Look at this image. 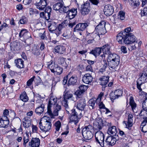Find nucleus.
<instances>
[{
  "instance_id": "1",
  "label": "nucleus",
  "mask_w": 147,
  "mask_h": 147,
  "mask_svg": "<svg viewBox=\"0 0 147 147\" xmlns=\"http://www.w3.org/2000/svg\"><path fill=\"white\" fill-rule=\"evenodd\" d=\"M107 61L109 69L113 71L118 69L120 62V57L115 54H110L108 57Z\"/></svg>"
},
{
  "instance_id": "2",
  "label": "nucleus",
  "mask_w": 147,
  "mask_h": 147,
  "mask_svg": "<svg viewBox=\"0 0 147 147\" xmlns=\"http://www.w3.org/2000/svg\"><path fill=\"white\" fill-rule=\"evenodd\" d=\"M57 101V98L54 97V96H50L47 105V112L51 118L53 117L54 115L52 111L51 108L54 105L56 104Z\"/></svg>"
},
{
  "instance_id": "3",
  "label": "nucleus",
  "mask_w": 147,
  "mask_h": 147,
  "mask_svg": "<svg viewBox=\"0 0 147 147\" xmlns=\"http://www.w3.org/2000/svg\"><path fill=\"white\" fill-rule=\"evenodd\" d=\"M95 138L96 142L102 147L105 145L104 136L103 134L100 131H98L95 134Z\"/></svg>"
},
{
  "instance_id": "4",
  "label": "nucleus",
  "mask_w": 147,
  "mask_h": 147,
  "mask_svg": "<svg viewBox=\"0 0 147 147\" xmlns=\"http://www.w3.org/2000/svg\"><path fill=\"white\" fill-rule=\"evenodd\" d=\"M106 22L102 21L96 27V32L99 34H103L106 32L105 26Z\"/></svg>"
},
{
  "instance_id": "5",
  "label": "nucleus",
  "mask_w": 147,
  "mask_h": 147,
  "mask_svg": "<svg viewBox=\"0 0 147 147\" xmlns=\"http://www.w3.org/2000/svg\"><path fill=\"white\" fill-rule=\"evenodd\" d=\"M90 3L89 1H86L81 5V13L82 15L85 16L90 12Z\"/></svg>"
},
{
  "instance_id": "6",
  "label": "nucleus",
  "mask_w": 147,
  "mask_h": 147,
  "mask_svg": "<svg viewBox=\"0 0 147 147\" xmlns=\"http://www.w3.org/2000/svg\"><path fill=\"white\" fill-rule=\"evenodd\" d=\"M86 105L84 99L81 98L75 103V106L78 109L82 111L84 110Z\"/></svg>"
},
{
  "instance_id": "7",
  "label": "nucleus",
  "mask_w": 147,
  "mask_h": 147,
  "mask_svg": "<svg viewBox=\"0 0 147 147\" xmlns=\"http://www.w3.org/2000/svg\"><path fill=\"white\" fill-rule=\"evenodd\" d=\"M89 24L87 23H79L76 25L74 29V32L83 31L88 26Z\"/></svg>"
},
{
  "instance_id": "8",
  "label": "nucleus",
  "mask_w": 147,
  "mask_h": 147,
  "mask_svg": "<svg viewBox=\"0 0 147 147\" xmlns=\"http://www.w3.org/2000/svg\"><path fill=\"white\" fill-rule=\"evenodd\" d=\"M46 117L44 116L41 119L40 121L39 122V127L40 129L42 130L43 131L41 133V135L42 138H45L46 136L43 135L44 133H45L46 131H45V122H46V120H45V118Z\"/></svg>"
},
{
  "instance_id": "9",
  "label": "nucleus",
  "mask_w": 147,
  "mask_h": 147,
  "mask_svg": "<svg viewBox=\"0 0 147 147\" xmlns=\"http://www.w3.org/2000/svg\"><path fill=\"white\" fill-rule=\"evenodd\" d=\"M126 39L125 41V44H132L136 42V40L135 36L131 33H126Z\"/></svg>"
},
{
  "instance_id": "10",
  "label": "nucleus",
  "mask_w": 147,
  "mask_h": 147,
  "mask_svg": "<svg viewBox=\"0 0 147 147\" xmlns=\"http://www.w3.org/2000/svg\"><path fill=\"white\" fill-rule=\"evenodd\" d=\"M126 33H119L116 36V39L118 42L119 43L122 44L124 43L125 44V41L126 39Z\"/></svg>"
},
{
  "instance_id": "11",
  "label": "nucleus",
  "mask_w": 147,
  "mask_h": 147,
  "mask_svg": "<svg viewBox=\"0 0 147 147\" xmlns=\"http://www.w3.org/2000/svg\"><path fill=\"white\" fill-rule=\"evenodd\" d=\"M104 11L105 14L107 16L111 15L113 13L114 10L113 7L110 5H106L104 7Z\"/></svg>"
},
{
  "instance_id": "12",
  "label": "nucleus",
  "mask_w": 147,
  "mask_h": 147,
  "mask_svg": "<svg viewBox=\"0 0 147 147\" xmlns=\"http://www.w3.org/2000/svg\"><path fill=\"white\" fill-rule=\"evenodd\" d=\"M116 138L115 137L108 136L106 140L105 144H106L107 145L112 146L116 143Z\"/></svg>"
},
{
  "instance_id": "13",
  "label": "nucleus",
  "mask_w": 147,
  "mask_h": 147,
  "mask_svg": "<svg viewBox=\"0 0 147 147\" xmlns=\"http://www.w3.org/2000/svg\"><path fill=\"white\" fill-rule=\"evenodd\" d=\"M9 123L7 117L2 116L0 119V127H6Z\"/></svg>"
},
{
  "instance_id": "14",
  "label": "nucleus",
  "mask_w": 147,
  "mask_h": 147,
  "mask_svg": "<svg viewBox=\"0 0 147 147\" xmlns=\"http://www.w3.org/2000/svg\"><path fill=\"white\" fill-rule=\"evenodd\" d=\"M36 8L40 10L44 9L45 12L46 11V0H40V2L35 3Z\"/></svg>"
},
{
  "instance_id": "15",
  "label": "nucleus",
  "mask_w": 147,
  "mask_h": 147,
  "mask_svg": "<svg viewBox=\"0 0 147 147\" xmlns=\"http://www.w3.org/2000/svg\"><path fill=\"white\" fill-rule=\"evenodd\" d=\"M87 88V87L85 85H81L79 87V90L75 92V94L77 97H80L81 95L86 90Z\"/></svg>"
},
{
  "instance_id": "16",
  "label": "nucleus",
  "mask_w": 147,
  "mask_h": 147,
  "mask_svg": "<svg viewBox=\"0 0 147 147\" xmlns=\"http://www.w3.org/2000/svg\"><path fill=\"white\" fill-rule=\"evenodd\" d=\"M96 121L94 127L97 130L101 129L103 126V121L102 119L99 117L97 118L96 119Z\"/></svg>"
},
{
  "instance_id": "17",
  "label": "nucleus",
  "mask_w": 147,
  "mask_h": 147,
  "mask_svg": "<svg viewBox=\"0 0 147 147\" xmlns=\"http://www.w3.org/2000/svg\"><path fill=\"white\" fill-rule=\"evenodd\" d=\"M48 21V27L49 30L50 32H52L55 31L56 30L57 26V23L53 21Z\"/></svg>"
},
{
  "instance_id": "18",
  "label": "nucleus",
  "mask_w": 147,
  "mask_h": 147,
  "mask_svg": "<svg viewBox=\"0 0 147 147\" xmlns=\"http://www.w3.org/2000/svg\"><path fill=\"white\" fill-rule=\"evenodd\" d=\"M23 125L25 128H28L31 125V119L30 117L26 116L22 119Z\"/></svg>"
},
{
  "instance_id": "19",
  "label": "nucleus",
  "mask_w": 147,
  "mask_h": 147,
  "mask_svg": "<svg viewBox=\"0 0 147 147\" xmlns=\"http://www.w3.org/2000/svg\"><path fill=\"white\" fill-rule=\"evenodd\" d=\"M40 144V140L38 138H32L31 142L29 143V145L32 147H38Z\"/></svg>"
},
{
  "instance_id": "20",
  "label": "nucleus",
  "mask_w": 147,
  "mask_h": 147,
  "mask_svg": "<svg viewBox=\"0 0 147 147\" xmlns=\"http://www.w3.org/2000/svg\"><path fill=\"white\" fill-rule=\"evenodd\" d=\"M93 80V77L89 74H85L82 80L86 84H89L91 83Z\"/></svg>"
},
{
  "instance_id": "21",
  "label": "nucleus",
  "mask_w": 147,
  "mask_h": 147,
  "mask_svg": "<svg viewBox=\"0 0 147 147\" xmlns=\"http://www.w3.org/2000/svg\"><path fill=\"white\" fill-rule=\"evenodd\" d=\"M71 115L69 117L70 121L71 122H74L75 123H76L78 120L77 113L74 109H73L71 110Z\"/></svg>"
},
{
  "instance_id": "22",
  "label": "nucleus",
  "mask_w": 147,
  "mask_h": 147,
  "mask_svg": "<svg viewBox=\"0 0 147 147\" xmlns=\"http://www.w3.org/2000/svg\"><path fill=\"white\" fill-rule=\"evenodd\" d=\"M133 117V116L132 114H129L128 115V121L126 123H125L126 127L129 129H131V127L133 125L132 118Z\"/></svg>"
},
{
  "instance_id": "23",
  "label": "nucleus",
  "mask_w": 147,
  "mask_h": 147,
  "mask_svg": "<svg viewBox=\"0 0 147 147\" xmlns=\"http://www.w3.org/2000/svg\"><path fill=\"white\" fill-rule=\"evenodd\" d=\"M101 48V50H102L103 53L107 54V55H108V56H109L110 54H112L110 51V47L109 45H105L102 46Z\"/></svg>"
},
{
  "instance_id": "24",
  "label": "nucleus",
  "mask_w": 147,
  "mask_h": 147,
  "mask_svg": "<svg viewBox=\"0 0 147 147\" xmlns=\"http://www.w3.org/2000/svg\"><path fill=\"white\" fill-rule=\"evenodd\" d=\"M54 51L60 54H63L65 50V47L62 45H59L55 47Z\"/></svg>"
},
{
  "instance_id": "25",
  "label": "nucleus",
  "mask_w": 147,
  "mask_h": 147,
  "mask_svg": "<svg viewBox=\"0 0 147 147\" xmlns=\"http://www.w3.org/2000/svg\"><path fill=\"white\" fill-rule=\"evenodd\" d=\"M15 63L18 68L21 69L24 67V61L21 59H18L15 60Z\"/></svg>"
},
{
  "instance_id": "26",
  "label": "nucleus",
  "mask_w": 147,
  "mask_h": 147,
  "mask_svg": "<svg viewBox=\"0 0 147 147\" xmlns=\"http://www.w3.org/2000/svg\"><path fill=\"white\" fill-rule=\"evenodd\" d=\"M77 9H70L67 13V16H68L69 19L73 18L75 16L77 12Z\"/></svg>"
},
{
  "instance_id": "27",
  "label": "nucleus",
  "mask_w": 147,
  "mask_h": 147,
  "mask_svg": "<svg viewBox=\"0 0 147 147\" xmlns=\"http://www.w3.org/2000/svg\"><path fill=\"white\" fill-rule=\"evenodd\" d=\"M82 135L84 138L86 140H89L93 136V135L91 131L82 132Z\"/></svg>"
},
{
  "instance_id": "28",
  "label": "nucleus",
  "mask_w": 147,
  "mask_h": 147,
  "mask_svg": "<svg viewBox=\"0 0 147 147\" xmlns=\"http://www.w3.org/2000/svg\"><path fill=\"white\" fill-rule=\"evenodd\" d=\"M101 52V48H96L92 50L90 53V54L93 55L95 57L99 56Z\"/></svg>"
},
{
  "instance_id": "29",
  "label": "nucleus",
  "mask_w": 147,
  "mask_h": 147,
  "mask_svg": "<svg viewBox=\"0 0 147 147\" xmlns=\"http://www.w3.org/2000/svg\"><path fill=\"white\" fill-rule=\"evenodd\" d=\"M99 35L98 33H96L95 31H94L92 33L88 32L87 34V37L88 38H92L94 40L96 38H99Z\"/></svg>"
},
{
  "instance_id": "30",
  "label": "nucleus",
  "mask_w": 147,
  "mask_h": 147,
  "mask_svg": "<svg viewBox=\"0 0 147 147\" xmlns=\"http://www.w3.org/2000/svg\"><path fill=\"white\" fill-rule=\"evenodd\" d=\"M117 133V128L115 126L109 127L108 131V133L109 135L115 136Z\"/></svg>"
},
{
  "instance_id": "31",
  "label": "nucleus",
  "mask_w": 147,
  "mask_h": 147,
  "mask_svg": "<svg viewBox=\"0 0 147 147\" xmlns=\"http://www.w3.org/2000/svg\"><path fill=\"white\" fill-rule=\"evenodd\" d=\"M54 69L52 72L54 73L55 75H60L62 72L63 69L59 66L57 64H56V67Z\"/></svg>"
},
{
  "instance_id": "32",
  "label": "nucleus",
  "mask_w": 147,
  "mask_h": 147,
  "mask_svg": "<svg viewBox=\"0 0 147 147\" xmlns=\"http://www.w3.org/2000/svg\"><path fill=\"white\" fill-rule=\"evenodd\" d=\"M109 78L107 76H104L100 78L101 81V84L102 87H105L109 81Z\"/></svg>"
},
{
  "instance_id": "33",
  "label": "nucleus",
  "mask_w": 147,
  "mask_h": 147,
  "mask_svg": "<svg viewBox=\"0 0 147 147\" xmlns=\"http://www.w3.org/2000/svg\"><path fill=\"white\" fill-rule=\"evenodd\" d=\"M63 2H58L53 5V8L54 10H58L60 12L62 7L63 6Z\"/></svg>"
},
{
  "instance_id": "34",
  "label": "nucleus",
  "mask_w": 147,
  "mask_h": 147,
  "mask_svg": "<svg viewBox=\"0 0 147 147\" xmlns=\"http://www.w3.org/2000/svg\"><path fill=\"white\" fill-rule=\"evenodd\" d=\"M44 108V105L42 104L40 107H39L36 108L35 112L36 114L40 115L43 112Z\"/></svg>"
},
{
  "instance_id": "35",
  "label": "nucleus",
  "mask_w": 147,
  "mask_h": 147,
  "mask_svg": "<svg viewBox=\"0 0 147 147\" xmlns=\"http://www.w3.org/2000/svg\"><path fill=\"white\" fill-rule=\"evenodd\" d=\"M47 67L48 69H50L51 71L52 72L55 67H56V64L55 62L53 61H51L50 62H48L47 63Z\"/></svg>"
},
{
  "instance_id": "36",
  "label": "nucleus",
  "mask_w": 147,
  "mask_h": 147,
  "mask_svg": "<svg viewBox=\"0 0 147 147\" xmlns=\"http://www.w3.org/2000/svg\"><path fill=\"white\" fill-rule=\"evenodd\" d=\"M77 78L76 76L73 75L69 79L68 84H74L77 82Z\"/></svg>"
},
{
  "instance_id": "37",
  "label": "nucleus",
  "mask_w": 147,
  "mask_h": 147,
  "mask_svg": "<svg viewBox=\"0 0 147 147\" xmlns=\"http://www.w3.org/2000/svg\"><path fill=\"white\" fill-rule=\"evenodd\" d=\"M147 78V73L145 72H143L138 80L144 83Z\"/></svg>"
},
{
  "instance_id": "38",
  "label": "nucleus",
  "mask_w": 147,
  "mask_h": 147,
  "mask_svg": "<svg viewBox=\"0 0 147 147\" xmlns=\"http://www.w3.org/2000/svg\"><path fill=\"white\" fill-rule=\"evenodd\" d=\"M129 104L131 107L132 110L134 112L136 107V104L134 101V98L132 96H131L130 98Z\"/></svg>"
},
{
  "instance_id": "39",
  "label": "nucleus",
  "mask_w": 147,
  "mask_h": 147,
  "mask_svg": "<svg viewBox=\"0 0 147 147\" xmlns=\"http://www.w3.org/2000/svg\"><path fill=\"white\" fill-rule=\"evenodd\" d=\"M20 98L21 100L25 102H26L28 100V97L25 92H24L21 94Z\"/></svg>"
},
{
  "instance_id": "40",
  "label": "nucleus",
  "mask_w": 147,
  "mask_h": 147,
  "mask_svg": "<svg viewBox=\"0 0 147 147\" xmlns=\"http://www.w3.org/2000/svg\"><path fill=\"white\" fill-rule=\"evenodd\" d=\"M73 96L72 94L70 93L69 91H67L65 92L63 95V98L65 100H67L71 98Z\"/></svg>"
},
{
  "instance_id": "41",
  "label": "nucleus",
  "mask_w": 147,
  "mask_h": 147,
  "mask_svg": "<svg viewBox=\"0 0 147 147\" xmlns=\"http://www.w3.org/2000/svg\"><path fill=\"white\" fill-rule=\"evenodd\" d=\"M58 62L60 64L63 65L65 68H66L67 65L65 61V59L63 57H60L58 59Z\"/></svg>"
},
{
  "instance_id": "42",
  "label": "nucleus",
  "mask_w": 147,
  "mask_h": 147,
  "mask_svg": "<svg viewBox=\"0 0 147 147\" xmlns=\"http://www.w3.org/2000/svg\"><path fill=\"white\" fill-rule=\"evenodd\" d=\"M96 102L95 100L93 99L90 100L89 101V108L91 109H92L95 107V104Z\"/></svg>"
},
{
  "instance_id": "43",
  "label": "nucleus",
  "mask_w": 147,
  "mask_h": 147,
  "mask_svg": "<svg viewBox=\"0 0 147 147\" xmlns=\"http://www.w3.org/2000/svg\"><path fill=\"white\" fill-rule=\"evenodd\" d=\"M26 29L21 30L19 34L20 37H22L23 36H24L25 35H28L29 37H30V34L29 33L26 32Z\"/></svg>"
},
{
  "instance_id": "44",
  "label": "nucleus",
  "mask_w": 147,
  "mask_h": 147,
  "mask_svg": "<svg viewBox=\"0 0 147 147\" xmlns=\"http://www.w3.org/2000/svg\"><path fill=\"white\" fill-rule=\"evenodd\" d=\"M70 9L69 7V6H63L61 8V11L60 12L61 13H66L69 11L70 10Z\"/></svg>"
},
{
  "instance_id": "45",
  "label": "nucleus",
  "mask_w": 147,
  "mask_h": 147,
  "mask_svg": "<svg viewBox=\"0 0 147 147\" xmlns=\"http://www.w3.org/2000/svg\"><path fill=\"white\" fill-rule=\"evenodd\" d=\"M118 17L121 20H123L125 18V12L123 11H119Z\"/></svg>"
},
{
  "instance_id": "46",
  "label": "nucleus",
  "mask_w": 147,
  "mask_h": 147,
  "mask_svg": "<svg viewBox=\"0 0 147 147\" xmlns=\"http://www.w3.org/2000/svg\"><path fill=\"white\" fill-rule=\"evenodd\" d=\"M140 4V2L139 0H132V3L131 5L132 6L134 7L138 6Z\"/></svg>"
},
{
  "instance_id": "47",
  "label": "nucleus",
  "mask_w": 147,
  "mask_h": 147,
  "mask_svg": "<svg viewBox=\"0 0 147 147\" xmlns=\"http://www.w3.org/2000/svg\"><path fill=\"white\" fill-rule=\"evenodd\" d=\"M92 129L93 127L92 125H89L83 128L82 132H83L84 131V132L91 131V130H92Z\"/></svg>"
},
{
  "instance_id": "48",
  "label": "nucleus",
  "mask_w": 147,
  "mask_h": 147,
  "mask_svg": "<svg viewBox=\"0 0 147 147\" xmlns=\"http://www.w3.org/2000/svg\"><path fill=\"white\" fill-rule=\"evenodd\" d=\"M51 10L52 9L51 7L48 6L47 7V13H48L47 15L48 17V19H47V20H50Z\"/></svg>"
},
{
  "instance_id": "49",
  "label": "nucleus",
  "mask_w": 147,
  "mask_h": 147,
  "mask_svg": "<svg viewBox=\"0 0 147 147\" xmlns=\"http://www.w3.org/2000/svg\"><path fill=\"white\" fill-rule=\"evenodd\" d=\"M66 26V24H65V22H63L61 24H59L58 27V30H59L61 31L63 28L65 27Z\"/></svg>"
},
{
  "instance_id": "50",
  "label": "nucleus",
  "mask_w": 147,
  "mask_h": 147,
  "mask_svg": "<svg viewBox=\"0 0 147 147\" xmlns=\"http://www.w3.org/2000/svg\"><path fill=\"white\" fill-rule=\"evenodd\" d=\"M142 125L143 126L142 128V131L146 133L147 132V123H145V124H143L142 122Z\"/></svg>"
},
{
  "instance_id": "51",
  "label": "nucleus",
  "mask_w": 147,
  "mask_h": 147,
  "mask_svg": "<svg viewBox=\"0 0 147 147\" xmlns=\"http://www.w3.org/2000/svg\"><path fill=\"white\" fill-rule=\"evenodd\" d=\"M116 95H117V98H118L119 96H121L122 93L123 92L121 90H117L114 92Z\"/></svg>"
},
{
  "instance_id": "52",
  "label": "nucleus",
  "mask_w": 147,
  "mask_h": 147,
  "mask_svg": "<svg viewBox=\"0 0 147 147\" xmlns=\"http://www.w3.org/2000/svg\"><path fill=\"white\" fill-rule=\"evenodd\" d=\"M133 44V45L134 44V45H132L131 46L130 49L131 50H135L137 47L139 46V44L137 42H135Z\"/></svg>"
},
{
  "instance_id": "53",
  "label": "nucleus",
  "mask_w": 147,
  "mask_h": 147,
  "mask_svg": "<svg viewBox=\"0 0 147 147\" xmlns=\"http://www.w3.org/2000/svg\"><path fill=\"white\" fill-rule=\"evenodd\" d=\"M32 53L36 55H37L39 54V50L37 49L36 47H34L32 49Z\"/></svg>"
},
{
  "instance_id": "54",
  "label": "nucleus",
  "mask_w": 147,
  "mask_h": 147,
  "mask_svg": "<svg viewBox=\"0 0 147 147\" xmlns=\"http://www.w3.org/2000/svg\"><path fill=\"white\" fill-rule=\"evenodd\" d=\"M61 123L59 121H58L56 122L55 124V129L57 131H58L60 129L61 127Z\"/></svg>"
},
{
  "instance_id": "55",
  "label": "nucleus",
  "mask_w": 147,
  "mask_h": 147,
  "mask_svg": "<svg viewBox=\"0 0 147 147\" xmlns=\"http://www.w3.org/2000/svg\"><path fill=\"white\" fill-rule=\"evenodd\" d=\"M38 13V11L36 9H33V8H30V15L33 14H34Z\"/></svg>"
},
{
  "instance_id": "56",
  "label": "nucleus",
  "mask_w": 147,
  "mask_h": 147,
  "mask_svg": "<svg viewBox=\"0 0 147 147\" xmlns=\"http://www.w3.org/2000/svg\"><path fill=\"white\" fill-rule=\"evenodd\" d=\"M143 83L137 80V86L138 89L140 90V92L142 91V89L141 88V85Z\"/></svg>"
},
{
  "instance_id": "57",
  "label": "nucleus",
  "mask_w": 147,
  "mask_h": 147,
  "mask_svg": "<svg viewBox=\"0 0 147 147\" xmlns=\"http://www.w3.org/2000/svg\"><path fill=\"white\" fill-rule=\"evenodd\" d=\"M35 77V76H33L32 78H31L29 79L27 82V85L28 86H30L32 83V82L34 81Z\"/></svg>"
},
{
  "instance_id": "58",
  "label": "nucleus",
  "mask_w": 147,
  "mask_h": 147,
  "mask_svg": "<svg viewBox=\"0 0 147 147\" xmlns=\"http://www.w3.org/2000/svg\"><path fill=\"white\" fill-rule=\"evenodd\" d=\"M141 13L142 16L147 15V7L144 8L143 10L141 11Z\"/></svg>"
},
{
  "instance_id": "59",
  "label": "nucleus",
  "mask_w": 147,
  "mask_h": 147,
  "mask_svg": "<svg viewBox=\"0 0 147 147\" xmlns=\"http://www.w3.org/2000/svg\"><path fill=\"white\" fill-rule=\"evenodd\" d=\"M32 131L33 133H37L38 128L36 125L32 124Z\"/></svg>"
},
{
  "instance_id": "60",
  "label": "nucleus",
  "mask_w": 147,
  "mask_h": 147,
  "mask_svg": "<svg viewBox=\"0 0 147 147\" xmlns=\"http://www.w3.org/2000/svg\"><path fill=\"white\" fill-rule=\"evenodd\" d=\"M47 131H49L51 128V123L50 121H49L47 120Z\"/></svg>"
},
{
  "instance_id": "61",
  "label": "nucleus",
  "mask_w": 147,
  "mask_h": 147,
  "mask_svg": "<svg viewBox=\"0 0 147 147\" xmlns=\"http://www.w3.org/2000/svg\"><path fill=\"white\" fill-rule=\"evenodd\" d=\"M110 96L111 100H115L117 98H118L116 95L115 93L114 92H111L110 94Z\"/></svg>"
},
{
  "instance_id": "62",
  "label": "nucleus",
  "mask_w": 147,
  "mask_h": 147,
  "mask_svg": "<svg viewBox=\"0 0 147 147\" xmlns=\"http://www.w3.org/2000/svg\"><path fill=\"white\" fill-rule=\"evenodd\" d=\"M107 67V65L106 63L100 69L99 71L101 72H103L105 71L106 68Z\"/></svg>"
},
{
  "instance_id": "63",
  "label": "nucleus",
  "mask_w": 147,
  "mask_h": 147,
  "mask_svg": "<svg viewBox=\"0 0 147 147\" xmlns=\"http://www.w3.org/2000/svg\"><path fill=\"white\" fill-rule=\"evenodd\" d=\"M26 137L25 136H24L23 138V140L24 141V142L23 143V144L24 145H25L29 141V139L28 138V134H26Z\"/></svg>"
},
{
  "instance_id": "64",
  "label": "nucleus",
  "mask_w": 147,
  "mask_h": 147,
  "mask_svg": "<svg viewBox=\"0 0 147 147\" xmlns=\"http://www.w3.org/2000/svg\"><path fill=\"white\" fill-rule=\"evenodd\" d=\"M62 105L66 109H67L68 107V105L67 102V100L64 99L62 102Z\"/></svg>"
}]
</instances>
